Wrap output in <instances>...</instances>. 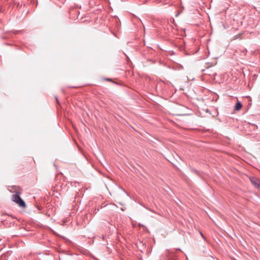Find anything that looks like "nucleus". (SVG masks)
<instances>
[{"label":"nucleus","instance_id":"f257e3e1","mask_svg":"<svg viewBox=\"0 0 260 260\" xmlns=\"http://www.w3.org/2000/svg\"><path fill=\"white\" fill-rule=\"evenodd\" d=\"M21 189L18 187V189L14 191L15 194L12 195V200L20 207L25 208L26 204L25 202L20 197V195L21 193Z\"/></svg>","mask_w":260,"mask_h":260},{"label":"nucleus","instance_id":"39448f33","mask_svg":"<svg viewBox=\"0 0 260 260\" xmlns=\"http://www.w3.org/2000/svg\"><path fill=\"white\" fill-rule=\"evenodd\" d=\"M55 100H56V102L58 104V100L57 99V97L55 96Z\"/></svg>","mask_w":260,"mask_h":260},{"label":"nucleus","instance_id":"20e7f679","mask_svg":"<svg viewBox=\"0 0 260 260\" xmlns=\"http://www.w3.org/2000/svg\"><path fill=\"white\" fill-rule=\"evenodd\" d=\"M200 234L201 235V236H202V237L205 240H206V237L204 236V235L203 234V233L201 232H200Z\"/></svg>","mask_w":260,"mask_h":260},{"label":"nucleus","instance_id":"f03ea898","mask_svg":"<svg viewBox=\"0 0 260 260\" xmlns=\"http://www.w3.org/2000/svg\"><path fill=\"white\" fill-rule=\"evenodd\" d=\"M249 179L251 183L254 186L255 188H260V180L258 178L255 177H250Z\"/></svg>","mask_w":260,"mask_h":260},{"label":"nucleus","instance_id":"423d86ee","mask_svg":"<svg viewBox=\"0 0 260 260\" xmlns=\"http://www.w3.org/2000/svg\"><path fill=\"white\" fill-rule=\"evenodd\" d=\"M149 211H151V212H152L155 213V212H154V211H153V210H149Z\"/></svg>","mask_w":260,"mask_h":260},{"label":"nucleus","instance_id":"7ed1b4c3","mask_svg":"<svg viewBox=\"0 0 260 260\" xmlns=\"http://www.w3.org/2000/svg\"><path fill=\"white\" fill-rule=\"evenodd\" d=\"M242 107V104L240 102L238 101V102L236 103V104L235 106V110L236 111H239V110H240L241 109Z\"/></svg>","mask_w":260,"mask_h":260}]
</instances>
